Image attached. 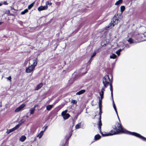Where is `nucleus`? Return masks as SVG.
Here are the masks:
<instances>
[{
    "label": "nucleus",
    "mask_w": 146,
    "mask_h": 146,
    "mask_svg": "<svg viewBox=\"0 0 146 146\" xmlns=\"http://www.w3.org/2000/svg\"><path fill=\"white\" fill-rule=\"evenodd\" d=\"M96 52H93V54L91 55V59L92 58L94 57L96 55Z\"/></svg>",
    "instance_id": "32"
},
{
    "label": "nucleus",
    "mask_w": 146,
    "mask_h": 146,
    "mask_svg": "<svg viewBox=\"0 0 146 146\" xmlns=\"http://www.w3.org/2000/svg\"><path fill=\"white\" fill-rule=\"evenodd\" d=\"M28 10L27 9H25L24 11L21 12V15H24L28 12Z\"/></svg>",
    "instance_id": "28"
},
{
    "label": "nucleus",
    "mask_w": 146,
    "mask_h": 146,
    "mask_svg": "<svg viewBox=\"0 0 146 146\" xmlns=\"http://www.w3.org/2000/svg\"><path fill=\"white\" fill-rule=\"evenodd\" d=\"M67 111L68 110H66L64 111H62L61 113L62 116L65 119H67L70 116V115L68 113H67Z\"/></svg>",
    "instance_id": "7"
},
{
    "label": "nucleus",
    "mask_w": 146,
    "mask_h": 146,
    "mask_svg": "<svg viewBox=\"0 0 146 146\" xmlns=\"http://www.w3.org/2000/svg\"><path fill=\"white\" fill-rule=\"evenodd\" d=\"M79 114H80V113H77L78 115H79Z\"/></svg>",
    "instance_id": "44"
},
{
    "label": "nucleus",
    "mask_w": 146,
    "mask_h": 146,
    "mask_svg": "<svg viewBox=\"0 0 146 146\" xmlns=\"http://www.w3.org/2000/svg\"><path fill=\"white\" fill-rule=\"evenodd\" d=\"M123 1V0H119L115 3V5H118L121 3Z\"/></svg>",
    "instance_id": "23"
},
{
    "label": "nucleus",
    "mask_w": 146,
    "mask_h": 146,
    "mask_svg": "<svg viewBox=\"0 0 146 146\" xmlns=\"http://www.w3.org/2000/svg\"><path fill=\"white\" fill-rule=\"evenodd\" d=\"M99 110H100V112H99V115H100V118H99V121L101 119V115L102 114V108H99Z\"/></svg>",
    "instance_id": "30"
},
{
    "label": "nucleus",
    "mask_w": 146,
    "mask_h": 146,
    "mask_svg": "<svg viewBox=\"0 0 146 146\" xmlns=\"http://www.w3.org/2000/svg\"><path fill=\"white\" fill-rule=\"evenodd\" d=\"M47 126H46L44 128V130L43 131H44L47 129Z\"/></svg>",
    "instance_id": "38"
},
{
    "label": "nucleus",
    "mask_w": 146,
    "mask_h": 146,
    "mask_svg": "<svg viewBox=\"0 0 146 146\" xmlns=\"http://www.w3.org/2000/svg\"><path fill=\"white\" fill-rule=\"evenodd\" d=\"M35 67L31 65L29 67L27 68L26 69V72L27 73H30L33 71Z\"/></svg>",
    "instance_id": "8"
},
{
    "label": "nucleus",
    "mask_w": 146,
    "mask_h": 146,
    "mask_svg": "<svg viewBox=\"0 0 146 146\" xmlns=\"http://www.w3.org/2000/svg\"><path fill=\"white\" fill-rule=\"evenodd\" d=\"M101 137V136L99 134L96 135L94 137V140L95 141H96L99 139Z\"/></svg>",
    "instance_id": "16"
},
{
    "label": "nucleus",
    "mask_w": 146,
    "mask_h": 146,
    "mask_svg": "<svg viewBox=\"0 0 146 146\" xmlns=\"http://www.w3.org/2000/svg\"><path fill=\"white\" fill-rule=\"evenodd\" d=\"M48 7L46 5L44 6H40L38 8V11H40L44 10H46L47 9Z\"/></svg>",
    "instance_id": "10"
},
{
    "label": "nucleus",
    "mask_w": 146,
    "mask_h": 146,
    "mask_svg": "<svg viewBox=\"0 0 146 146\" xmlns=\"http://www.w3.org/2000/svg\"><path fill=\"white\" fill-rule=\"evenodd\" d=\"M102 99H101L100 98L99 100V108H101L102 107Z\"/></svg>",
    "instance_id": "24"
},
{
    "label": "nucleus",
    "mask_w": 146,
    "mask_h": 146,
    "mask_svg": "<svg viewBox=\"0 0 146 146\" xmlns=\"http://www.w3.org/2000/svg\"><path fill=\"white\" fill-rule=\"evenodd\" d=\"M4 4L5 5H7L8 4V3H7V1H5L4 2Z\"/></svg>",
    "instance_id": "36"
},
{
    "label": "nucleus",
    "mask_w": 146,
    "mask_h": 146,
    "mask_svg": "<svg viewBox=\"0 0 146 146\" xmlns=\"http://www.w3.org/2000/svg\"><path fill=\"white\" fill-rule=\"evenodd\" d=\"M85 90H82L79 91L78 92H77L76 93V95H81V94L84 93L85 92Z\"/></svg>",
    "instance_id": "17"
},
{
    "label": "nucleus",
    "mask_w": 146,
    "mask_h": 146,
    "mask_svg": "<svg viewBox=\"0 0 146 146\" xmlns=\"http://www.w3.org/2000/svg\"><path fill=\"white\" fill-rule=\"evenodd\" d=\"M24 121L23 120H21V121H19V124L17 125L16 126H18V128L20 126L22 125L23 123H24Z\"/></svg>",
    "instance_id": "25"
},
{
    "label": "nucleus",
    "mask_w": 146,
    "mask_h": 146,
    "mask_svg": "<svg viewBox=\"0 0 146 146\" xmlns=\"http://www.w3.org/2000/svg\"><path fill=\"white\" fill-rule=\"evenodd\" d=\"M25 105L24 104H21L20 106L17 108L15 110V112H18L21 110L25 106Z\"/></svg>",
    "instance_id": "9"
},
{
    "label": "nucleus",
    "mask_w": 146,
    "mask_h": 146,
    "mask_svg": "<svg viewBox=\"0 0 146 146\" xmlns=\"http://www.w3.org/2000/svg\"><path fill=\"white\" fill-rule=\"evenodd\" d=\"M110 79L108 75H106L103 79V83L105 88L110 84Z\"/></svg>",
    "instance_id": "4"
},
{
    "label": "nucleus",
    "mask_w": 146,
    "mask_h": 146,
    "mask_svg": "<svg viewBox=\"0 0 146 146\" xmlns=\"http://www.w3.org/2000/svg\"><path fill=\"white\" fill-rule=\"evenodd\" d=\"M53 106V105H50L47 106L46 107V110L48 111L50 110Z\"/></svg>",
    "instance_id": "19"
},
{
    "label": "nucleus",
    "mask_w": 146,
    "mask_h": 146,
    "mask_svg": "<svg viewBox=\"0 0 146 146\" xmlns=\"http://www.w3.org/2000/svg\"><path fill=\"white\" fill-rule=\"evenodd\" d=\"M18 126H16L15 127L13 128L12 129L9 130H8L7 131L6 133L7 134H9L10 133L14 131L15 130H16L18 128Z\"/></svg>",
    "instance_id": "11"
},
{
    "label": "nucleus",
    "mask_w": 146,
    "mask_h": 146,
    "mask_svg": "<svg viewBox=\"0 0 146 146\" xmlns=\"http://www.w3.org/2000/svg\"><path fill=\"white\" fill-rule=\"evenodd\" d=\"M116 53L118 55V56H119L120 55V52H119V51H118V50L116 51Z\"/></svg>",
    "instance_id": "34"
},
{
    "label": "nucleus",
    "mask_w": 146,
    "mask_h": 146,
    "mask_svg": "<svg viewBox=\"0 0 146 146\" xmlns=\"http://www.w3.org/2000/svg\"><path fill=\"white\" fill-rule=\"evenodd\" d=\"M70 135L69 137L68 138V139L71 136V135H72V134H71V133H70Z\"/></svg>",
    "instance_id": "41"
},
{
    "label": "nucleus",
    "mask_w": 146,
    "mask_h": 146,
    "mask_svg": "<svg viewBox=\"0 0 146 146\" xmlns=\"http://www.w3.org/2000/svg\"><path fill=\"white\" fill-rule=\"evenodd\" d=\"M119 20L116 17H114L112 19L111 23L108 26L106 27V29H110L113 27L115 25L117 24Z\"/></svg>",
    "instance_id": "3"
},
{
    "label": "nucleus",
    "mask_w": 146,
    "mask_h": 146,
    "mask_svg": "<svg viewBox=\"0 0 146 146\" xmlns=\"http://www.w3.org/2000/svg\"><path fill=\"white\" fill-rule=\"evenodd\" d=\"M34 4L35 2H33V3L30 4L28 6V9H31L33 7Z\"/></svg>",
    "instance_id": "27"
},
{
    "label": "nucleus",
    "mask_w": 146,
    "mask_h": 146,
    "mask_svg": "<svg viewBox=\"0 0 146 146\" xmlns=\"http://www.w3.org/2000/svg\"><path fill=\"white\" fill-rule=\"evenodd\" d=\"M105 88H102L101 91L100 92V95L101 98H100L103 99L104 98V92L105 91Z\"/></svg>",
    "instance_id": "12"
},
{
    "label": "nucleus",
    "mask_w": 146,
    "mask_h": 146,
    "mask_svg": "<svg viewBox=\"0 0 146 146\" xmlns=\"http://www.w3.org/2000/svg\"><path fill=\"white\" fill-rule=\"evenodd\" d=\"M125 47H126L127 48H128L129 47V46L128 45H126L125 46Z\"/></svg>",
    "instance_id": "37"
},
{
    "label": "nucleus",
    "mask_w": 146,
    "mask_h": 146,
    "mask_svg": "<svg viewBox=\"0 0 146 146\" xmlns=\"http://www.w3.org/2000/svg\"><path fill=\"white\" fill-rule=\"evenodd\" d=\"M81 122L79 123L76 125L75 126V128L76 129H78L81 128Z\"/></svg>",
    "instance_id": "21"
},
{
    "label": "nucleus",
    "mask_w": 146,
    "mask_h": 146,
    "mask_svg": "<svg viewBox=\"0 0 146 146\" xmlns=\"http://www.w3.org/2000/svg\"><path fill=\"white\" fill-rule=\"evenodd\" d=\"M42 86L43 84L42 83H40L36 86V87L35 89V90H39L42 87Z\"/></svg>",
    "instance_id": "13"
},
{
    "label": "nucleus",
    "mask_w": 146,
    "mask_h": 146,
    "mask_svg": "<svg viewBox=\"0 0 146 146\" xmlns=\"http://www.w3.org/2000/svg\"><path fill=\"white\" fill-rule=\"evenodd\" d=\"M35 108H31L29 111L30 112V113L31 114H32L34 113L35 111Z\"/></svg>",
    "instance_id": "18"
},
{
    "label": "nucleus",
    "mask_w": 146,
    "mask_h": 146,
    "mask_svg": "<svg viewBox=\"0 0 146 146\" xmlns=\"http://www.w3.org/2000/svg\"><path fill=\"white\" fill-rule=\"evenodd\" d=\"M117 57V56L115 54L113 53L111 54L110 56V58L112 59H115Z\"/></svg>",
    "instance_id": "20"
},
{
    "label": "nucleus",
    "mask_w": 146,
    "mask_h": 146,
    "mask_svg": "<svg viewBox=\"0 0 146 146\" xmlns=\"http://www.w3.org/2000/svg\"><path fill=\"white\" fill-rule=\"evenodd\" d=\"M7 78L8 80H9L10 81H11V76H9V77H7Z\"/></svg>",
    "instance_id": "35"
},
{
    "label": "nucleus",
    "mask_w": 146,
    "mask_h": 146,
    "mask_svg": "<svg viewBox=\"0 0 146 146\" xmlns=\"http://www.w3.org/2000/svg\"><path fill=\"white\" fill-rule=\"evenodd\" d=\"M110 91H111V98H112V101H113V108H114V109L115 111V112L117 114V116L118 117V119H119V116H118V113H117V109H116V106H115V104L114 103V100H113V88H112V85L111 84H110Z\"/></svg>",
    "instance_id": "5"
},
{
    "label": "nucleus",
    "mask_w": 146,
    "mask_h": 146,
    "mask_svg": "<svg viewBox=\"0 0 146 146\" xmlns=\"http://www.w3.org/2000/svg\"><path fill=\"white\" fill-rule=\"evenodd\" d=\"M31 146H32V145H31Z\"/></svg>",
    "instance_id": "45"
},
{
    "label": "nucleus",
    "mask_w": 146,
    "mask_h": 146,
    "mask_svg": "<svg viewBox=\"0 0 146 146\" xmlns=\"http://www.w3.org/2000/svg\"><path fill=\"white\" fill-rule=\"evenodd\" d=\"M37 105H35L34 106V107L33 108H35H35L37 106Z\"/></svg>",
    "instance_id": "40"
},
{
    "label": "nucleus",
    "mask_w": 146,
    "mask_h": 146,
    "mask_svg": "<svg viewBox=\"0 0 146 146\" xmlns=\"http://www.w3.org/2000/svg\"><path fill=\"white\" fill-rule=\"evenodd\" d=\"M125 9V7L124 6H121L120 7L121 11V13H122Z\"/></svg>",
    "instance_id": "29"
},
{
    "label": "nucleus",
    "mask_w": 146,
    "mask_h": 146,
    "mask_svg": "<svg viewBox=\"0 0 146 146\" xmlns=\"http://www.w3.org/2000/svg\"><path fill=\"white\" fill-rule=\"evenodd\" d=\"M98 125V128L99 129V130L100 131V132L102 134V136H109V135L108 133H107L106 132H104V133H103L101 131V126L102 125V122H101V121L100 120V121H99Z\"/></svg>",
    "instance_id": "6"
},
{
    "label": "nucleus",
    "mask_w": 146,
    "mask_h": 146,
    "mask_svg": "<svg viewBox=\"0 0 146 146\" xmlns=\"http://www.w3.org/2000/svg\"><path fill=\"white\" fill-rule=\"evenodd\" d=\"M26 139V137L25 136H22L20 138V141L23 142Z\"/></svg>",
    "instance_id": "22"
},
{
    "label": "nucleus",
    "mask_w": 146,
    "mask_h": 146,
    "mask_svg": "<svg viewBox=\"0 0 146 146\" xmlns=\"http://www.w3.org/2000/svg\"><path fill=\"white\" fill-rule=\"evenodd\" d=\"M44 131H41L40 133L37 136V137L40 139L43 135Z\"/></svg>",
    "instance_id": "15"
},
{
    "label": "nucleus",
    "mask_w": 146,
    "mask_h": 146,
    "mask_svg": "<svg viewBox=\"0 0 146 146\" xmlns=\"http://www.w3.org/2000/svg\"><path fill=\"white\" fill-rule=\"evenodd\" d=\"M71 103L73 104H76L77 103V101L75 100H72L71 101Z\"/></svg>",
    "instance_id": "33"
},
{
    "label": "nucleus",
    "mask_w": 146,
    "mask_h": 146,
    "mask_svg": "<svg viewBox=\"0 0 146 146\" xmlns=\"http://www.w3.org/2000/svg\"><path fill=\"white\" fill-rule=\"evenodd\" d=\"M33 64L32 65H31V66H34L35 68V66L36 65L37 62V61L36 60H33Z\"/></svg>",
    "instance_id": "26"
},
{
    "label": "nucleus",
    "mask_w": 146,
    "mask_h": 146,
    "mask_svg": "<svg viewBox=\"0 0 146 146\" xmlns=\"http://www.w3.org/2000/svg\"><path fill=\"white\" fill-rule=\"evenodd\" d=\"M2 24V23L0 22V25H1Z\"/></svg>",
    "instance_id": "43"
},
{
    "label": "nucleus",
    "mask_w": 146,
    "mask_h": 146,
    "mask_svg": "<svg viewBox=\"0 0 146 146\" xmlns=\"http://www.w3.org/2000/svg\"><path fill=\"white\" fill-rule=\"evenodd\" d=\"M2 4L1 3H0V6H1L2 5Z\"/></svg>",
    "instance_id": "42"
},
{
    "label": "nucleus",
    "mask_w": 146,
    "mask_h": 146,
    "mask_svg": "<svg viewBox=\"0 0 146 146\" xmlns=\"http://www.w3.org/2000/svg\"><path fill=\"white\" fill-rule=\"evenodd\" d=\"M113 128L115 130V131L113 130L111 131L109 133H108L109 136L119 134L120 133H124L134 135L141 138L145 141H146V138L138 133L135 132H132L126 130L122 127L121 124L120 123H116L115 125L114 126Z\"/></svg>",
    "instance_id": "1"
},
{
    "label": "nucleus",
    "mask_w": 146,
    "mask_h": 146,
    "mask_svg": "<svg viewBox=\"0 0 146 146\" xmlns=\"http://www.w3.org/2000/svg\"><path fill=\"white\" fill-rule=\"evenodd\" d=\"M134 37L140 41H143L146 40V33L144 34H135L134 35Z\"/></svg>",
    "instance_id": "2"
},
{
    "label": "nucleus",
    "mask_w": 146,
    "mask_h": 146,
    "mask_svg": "<svg viewBox=\"0 0 146 146\" xmlns=\"http://www.w3.org/2000/svg\"><path fill=\"white\" fill-rule=\"evenodd\" d=\"M51 3H49L48 1H47L46 3V5L48 6V5L50 6L52 5Z\"/></svg>",
    "instance_id": "31"
},
{
    "label": "nucleus",
    "mask_w": 146,
    "mask_h": 146,
    "mask_svg": "<svg viewBox=\"0 0 146 146\" xmlns=\"http://www.w3.org/2000/svg\"><path fill=\"white\" fill-rule=\"evenodd\" d=\"M121 50H122V49H119L118 50V51H119V52H120L121 51Z\"/></svg>",
    "instance_id": "39"
},
{
    "label": "nucleus",
    "mask_w": 146,
    "mask_h": 146,
    "mask_svg": "<svg viewBox=\"0 0 146 146\" xmlns=\"http://www.w3.org/2000/svg\"><path fill=\"white\" fill-rule=\"evenodd\" d=\"M127 41L130 44L134 43L135 42H136L131 38H129V39Z\"/></svg>",
    "instance_id": "14"
}]
</instances>
